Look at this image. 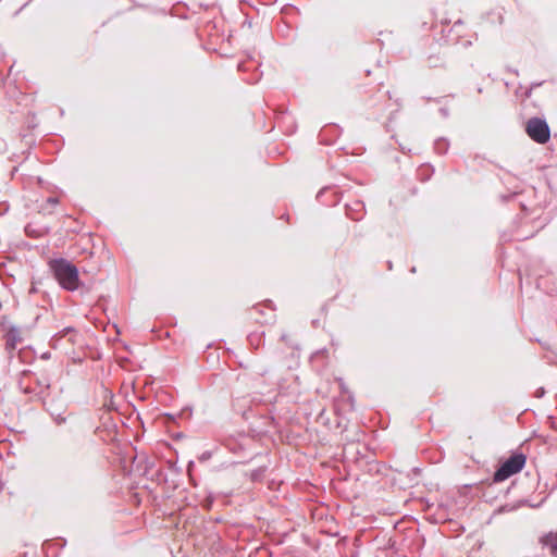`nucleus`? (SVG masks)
<instances>
[{"instance_id":"nucleus-14","label":"nucleus","mask_w":557,"mask_h":557,"mask_svg":"<svg viewBox=\"0 0 557 557\" xmlns=\"http://www.w3.org/2000/svg\"><path fill=\"white\" fill-rule=\"evenodd\" d=\"M47 410L49 411V413L52 417L53 421L58 425H61V424L66 422V418L62 414V412H54V411L50 410L49 408H47Z\"/></svg>"},{"instance_id":"nucleus-17","label":"nucleus","mask_w":557,"mask_h":557,"mask_svg":"<svg viewBox=\"0 0 557 557\" xmlns=\"http://www.w3.org/2000/svg\"><path fill=\"white\" fill-rule=\"evenodd\" d=\"M543 82H534L531 84L530 88L525 90V97L529 98L534 88L542 86Z\"/></svg>"},{"instance_id":"nucleus-27","label":"nucleus","mask_w":557,"mask_h":557,"mask_svg":"<svg viewBox=\"0 0 557 557\" xmlns=\"http://www.w3.org/2000/svg\"><path fill=\"white\" fill-rule=\"evenodd\" d=\"M260 76L257 75L253 79L249 81L250 84L257 83L259 81Z\"/></svg>"},{"instance_id":"nucleus-11","label":"nucleus","mask_w":557,"mask_h":557,"mask_svg":"<svg viewBox=\"0 0 557 557\" xmlns=\"http://www.w3.org/2000/svg\"><path fill=\"white\" fill-rule=\"evenodd\" d=\"M329 131H333L335 136H338L341 131L336 125L330 126V127H323L321 132L319 133V140L321 144L324 145H331L333 143L332 139L327 138Z\"/></svg>"},{"instance_id":"nucleus-16","label":"nucleus","mask_w":557,"mask_h":557,"mask_svg":"<svg viewBox=\"0 0 557 557\" xmlns=\"http://www.w3.org/2000/svg\"><path fill=\"white\" fill-rule=\"evenodd\" d=\"M213 454H214L213 450H205V451H202L198 456L199 462H206V461L210 460L212 458Z\"/></svg>"},{"instance_id":"nucleus-10","label":"nucleus","mask_w":557,"mask_h":557,"mask_svg":"<svg viewBox=\"0 0 557 557\" xmlns=\"http://www.w3.org/2000/svg\"><path fill=\"white\" fill-rule=\"evenodd\" d=\"M540 543L550 549V553L557 556V532H548L540 539Z\"/></svg>"},{"instance_id":"nucleus-12","label":"nucleus","mask_w":557,"mask_h":557,"mask_svg":"<svg viewBox=\"0 0 557 557\" xmlns=\"http://www.w3.org/2000/svg\"><path fill=\"white\" fill-rule=\"evenodd\" d=\"M449 141L445 137H440L434 141V150L437 154H445L448 151Z\"/></svg>"},{"instance_id":"nucleus-4","label":"nucleus","mask_w":557,"mask_h":557,"mask_svg":"<svg viewBox=\"0 0 557 557\" xmlns=\"http://www.w3.org/2000/svg\"><path fill=\"white\" fill-rule=\"evenodd\" d=\"M527 458L522 453L512 454L494 472L493 481L498 483L519 473L525 466Z\"/></svg>"},{"instance_id":"nucleus-33","label":"nucleus","mask_w":557,"mask_h":557,"mask_svg":"<svg viewBox=\"0 0 557 557\" xmlns=\"http://www.w3.org/2000/svg\"><path fill=\"white\" fill-rule=\"evenodd\" d=\"M331 132H332V133H330V136L336 137V136H335V134H334V132H333V131H331Z\"/></svg>"},{"instance_id":"nucleus-30","label":"nucleus","mask_w":557,"mask_h":557,"mask_svg":"<svg viewBox=\"0 0 557 557\" xmlns=\"http://www.w3.org/2000/svg\"><path fill=\"white\" fill-rule=\"evenodd\" d=\"M4 488V483L0 480V491Z\"/></svg>"},{"instance_id":"nucleus-7","label":"nucleus","mask_w":557,"mask_h":557,"mask_svg":"<svg viewBox=\"0 0 557 557\" xmlns=\"http://www.w3.org/2000/svg\"><path fill=\"white\" fill-rule=\"evenodd\" d=\"M346 215L352 221L359 222L364 218L366 206L361 200H355L345 205Z\"/></svg>"},{"instance_id":"nucleus-2","label":"nucleus","mask_w":557,"mask_h":557,"mask_svg":"<svg viewBox=\"0 0 557 557\" xmlns=\"http://www.w3.org/2000/svg\"><path fill=\"white\" fill-rule=\"evenodd\" d=\"M50 385L51 379L45 371L37 374L29 370H24L18 380L21 392L40 400L45 407H47V396Z\"/></svg>"},{"instance_id":"nucleus-23","label":"nucleus","mask_w":557,"mask_h":557,"mask_svg":"<svg viewBox=\"0 0 557 557\" xmlns=\"http://www.w3.org/2000/svg\"><path fill=\"white\" fill-rule=\"evenodd\" d=\"M429 64H430V66H437L436 60H433L432 57L429 58Z\"/></svg>"},{"instance_id":"nucleus-19","label":"nucleus","mask_w":557,"mask_h":557,"mask_svg":"<svg viewBox=\"0 0 557 557\" xmlns=\"http://www.w3.org/2000/svg\"><path fill=\"white\" fill-rule=\"evenodd\" d=\"M518 194H519V193L515 191V193L509 194V195H503V196H502V200H503V201H508L509 199H511V198L516 197Z\"/></svg>"},{"instance_id":"nucleus-29","label":"nucleus","mask_w":557,"mask_h":557,"mask_svg":"<svg viewBox=\"0 0 557 557\" xmlns=\"http://www.w3.org/2000/svg\"><path fill=\"white\" fill-rule=\"evenodd\" d=\"M25 231H26V233H27L28 235H30V226H29V225H27V226L25 227Z\"/></svg>"},{"instance_id":"nucleus-32","label":"nucleus","mask_w":557,"mask_h":557,"mask_svg":"<svg viewBox=\"0 0 557 557\" xmlns=\"http://www.w3.org/2000/svg\"><path fill=\"white\" fill-rule=\"evenodd\" d=\"M59 541L62 542L61 543V547L65 546V541L64 540L60 539Z\"/></svg>"},{"instance_id":"nucleus-31","label":"nucleus","mask_w":557,"mask_h":557,"mask_svg":"<svg viewBox=\"0 0 557 557\" xmlns=\"http://www.w3.org/2000/svg\"><path fill=\"white\" fill-rule=\"evenodd\" d=\"M4 488V483L0 480V491Z\"/></svg>"},{"instance_id":"nucleus-1","label":"nucleus","mask_w":557,"mask_h":557,"mask_svg":"<svg viewBox=\"0 0 557 557\" xmlns=\"http://www.w3.org/2000/svg\"><path fill=\"white\" fill-rule=\"evenodd\" d=\"M48 267L53 277L63 289L69 292L79 289L82 285L79 280V271L73 262L60 257L50 259Z\"/></svg>"},{"instance_id":"nucleus-34","label":"nucleus","mask_w":557,"mask_h":557,"mask_svg":"<svg viewBox=\"0 0 557 557\" xmlns=\"http://www.w3.org/2000/svg\"><path fill=\"white\" fill-rule=\"evenodd\" d=\"M410 271H411L412 273H414V272H416V268H414V267H412Z\"/></svg>"},{"instance_id":"nucleus-18","label":"nucleus","mask_w":557,"mask_h":557,"mask_svg":"<svg viewBox=\"0 0 557 557\" xmlns=\"http://www.w3.org/2000/svg\"><path fill=\"white\" fill-rule=\"evenodd\" d=\"M535 397L537 398H542L544 395H545V388L544 387H540L535 391Z\"/></svg>"},{"instance_id":"nucleus-22","label":"nucleus","mask_w":557,"mask_h":557,"mask_svg":"<svg viewBox=\"0 0 557 557\" xmlns=\"http://www.w3.org/2000/svg\"><path fill=\"white\" fill-rule=\"evenodd\" d=\"M429 64H430V66H437L436 60H433L432 57L429 58Z\"/></svg>"},{"instance_id":"nucleus-20","label":"nucleus","mask_w":557,"mask_h":557,"mask_svg":"<svg viewBox=\"0 0 557 557\" xmlns=\"http://www.w3.org/2000/svg\"><path fill=\"white\" fill-rule=\"evenodd\" d=\"M440 113L445 119L449 116V110L447 108H445V107L440 109Z\"/></svg>"},{"instance_id":"nucleus-5","label":"nucleus","mask_w":557,"mask_h":557,"mask_svg":"<svg viewBox=\"0 0 557 557\" xmlns=\"http://www.w3.org/2000/svg\"><path fill=\"white\" fill-rule=\"evenodd\" d=\"M527 135L535 143L544 145L550 139V127L545 119L533 116L525 123Z\"/></svg>"},{"instance_id":"nucleus-3","label":"nucleus","mask_w":557,"mask_h":557,"mask_svg":"<svg viewBox=\"0 0 557 557\" xmlns=\"http://www.w3.org/2000/svg\"><path fill=\"white\" fill-rule=\"evenodd\" d=\"M449 21L441 22V32L437 37V41L441 45H458L460 44L463 48H469L472 42L471 40H461L462 30H463V22L462 20H457L453 25H449Z\"/></svg>"},{"instance_id":"nucleus-21","label":"nucleus","mask_w":557,"mask_h":557,"mask_svg":"<svg viewBox=\"0 0 557 557\" xmlns=\"http://www.w3.org/2000/svg\"><path fill=\"white\" fill-rule=\"evenodd\" d=\"M50 358H51L50 351H45L40 355V359H42V360H49Z\"/></svg>"},{"instance_id":"nucleus-24","label":"nucleus","mask_w":557,"mask_h":557,"mask_svg":"<svg viewBox=\"0 0 557 557\" xmlns=\"http://www.w3.org/2000/svg\"><path fill=\"white\" fill-rule=\"evenodd\" d=\"M48 202L52 203V205H55L59 202L58 198H54V197H50L48 198Z\"/></svg>"},{"instance_id":"nucleus-28","label":"nucleus","mask_w":557,"mask_h":557,"mask_svg":"<svg viewBox=\"0 0 557 557\" xmlns=\"http://www.w3.org/2000/svg\"><path fill=\"white\" fill-rule=\"evenodd\" d=\"M4 57V51L2 50V48L0 47V60H2Z\"/></svg>"},{"instance_id":"nucleus-9","label":"nucleus","mask_w":557,"mask_h":557,"mask_svg":"<svg viewBox=\"0 0 557 557\" xmlns=\"http://www.w3.org/2000/svg\"><path fill=\"white\" fill-rule=\"evenodd\" d=\"M4 339H5V350L9 354H12L16 349L17 344H20L22 342L20 329L14 325L10 326L4 334Z\"/></svg>"},{"instance_id":"nucleus-25","label":"nucleus","mask_w":557,"mask_h":557,"mask_svg":"<svg viewBox=\"0 0 557 557\" xmlns=\"http://www.w3.org/2000/svg\"><path fill=\"white\" fill-rule=\"evenodd\" d=\"M194 466H195V462H194L193 460H190V461L188 462V465H187V470H188V471H191V469L194 468Z\"/></svg>"},{"instance_id":"nucleus-13","label":"nucleus","mask_w":557,"mask_h":557,"mask_svg":"<svg viewBox=\"0 0 557 557\" xmlns=\"http://www.w3.org/2000/svg\"><path fill=\"white\" fill-rule=\"evenodd\" d=\"M434 173V169L431 165H422L418 171L420 181L426 182L431 178Z\"/></svg>"},{"instance_id":"nucleus-15","label":"nucleus","mask_w":557,"mask_h":557,"mask_svg":"<svg viewBox=\"0 0 557 557\" xmlns=\"http://www.w3.org/2000/svg\"><path fill=\"white\" fill-rule=\"evenodd\" d=\"M72 332H75L74 327L72 326H66L64 327L63 330H61L59 333H57L53 337H52V341H57L58 338H61Z\"/></svg>"},{"instance_id":"nucleus-26","label":"nucleus","mask_w":557,"mask_h":557,"mask_svg":"<svg viewBox=\"0 0 557 557\" xmlns=\"http://www.w3.org/2000/svg\"><path fill=\"white\" fill-rule=\"evenodd\" d=\"M238 70L239 71H245L246 70L245 64L244 63H239L238 64Z\"/></svg>"},{"instance_id":"nucleus-8","label":"nucleus","mask_w":557,"mask_h":557,"mask_svg":"<svg viewBox=\"0 0 557 557\" xmlns=\"http://www.w3.org/2000/svg\"><path fill=\"white\" fill-rule=\"evenodd\" d=\"M263 307L264 306L261 304L253 306L252 309L250 310L251 318H253L256 322L261 324L273 322L275 318L273 313V308H269L267 306L268 312H264Z\"/></svg>"},{"instance_id":"nucleus-6","label":"nucleus","mask_w":557,"mask_h":557,"mask_svg":"<svg viewBox=\"0 0 557 557\" xmlns=\"http://www.w3.org/2000/svg\"><path fill=\"white\" fill-rule=\"evenodd\" d=\"M317 199L327 207H333L339 202L341 196L335 188L324 187L318 193Z\"/></svg>"}]
</instances>
